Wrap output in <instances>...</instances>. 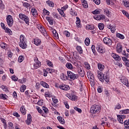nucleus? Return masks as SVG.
Returning <instances> with one entry per match:
<instances>
[{"mask_svg":"<svg viewBox=\"0 0 129 129\" xmlns=\"http://www.w3.org/2000/svg\"><path fill=\"white\" fill-rule=\"evenodd\" d=\"M23 7L25 8H26V9H30V4L28 3H24L23 4Z\"/></svg>","mask_w":129,"mask_h":129,"instance_id":"nucleus-45","label":"nucleus"},{"mask_svg":"<svg viewBox=\"0 0 129 129\" xmlns=\"http://www.w3.org/2000/svg\"><path fill=\"white\" fill-rule=\"evenodd\" d=\"M74 109L76 110V111H78V112H79V113H81V112H82V110H81V109L77 107H75Z\"/></svg>","mask_w":129,"mask_h":129,"instance_id":"nucleus-51","label":"nucleus"},{"mask_svg":"<svg viewBox=\"0 0 129 129\" xmlns=\"http://www.w3.org/2000/svg\"><path fill=\"white\" fill-rule=\"evenodd\" d=\"M67 74L68 78H70V79H73V80H74V79H77V78H78V75L75 74L70 71L68 72Z\"/></svg>","mask_w":129,"mask_h":129,"instance_id":"nucleus-5","label":"nucleus"},{"mask_svg":"<svg viewBox=\"0 0 129 129\" xmlns=\"http://www.w3.org/2000/svg\"><path fill=\"white\" fill-rule=\"evenodd\" d=\"M7 24L9 27H13L14 25V19L11 15H8L6 18Z\"/></svg>","mask_w":129,"mask_h":129,"instance_id":"nucleus-4","label":"nucleus"},{"mask_svg":"<svg viewBox=\"0 0 129 129\" xmlns=\"http://www.w3.org/2000/svg\"><path fill=\"white\" fill-rule=\"evenodd\" d=\"M97 50L99 53H102L104 52V49L101 48L100 46H98V47H97Z\"/></svg>","mask_w":129,"mask_h":129,"instance_id":"nucleus-26","label":"nucleus"},{"mask_svg":"<svg viewBox=\"0 0 129 129\" xmlns=\"http://www.w3.org/2000/svg\"><path fill=\"white\" fill-rule=\"evenodd\" d=\"M122 13L123 15H124V16H125L126 17H129V14L128 13H127L126 11H124V10H122Z\"/></svg>","mask_w":129,"mask_h":129,"instance_id":"nucleus-56","label":"nucleus"},{"mask_svg":"<svg viewBox=\"0 0 129 129\" xmlns=\"http://www.w3.org/2000/svg\"><path fill=\"white\" fill-rule=\"evenodd\" d=\"M58 88H60V89H61L62 90L65 91L69 90V89H70V87H69V86L64 84L59 85L58 86Z\"/></svg>","mask_w":129,"mask_h":129,"instance_id":"nucleus-9","label":"nucleus"},{"mask_svg":"<svg viewBox=\"0 0 129 129\" xmlns=\"http://www.w3.org/2000/svg\"><path fill=\"white\" fill-rule=\"evenodd\" d=\"M31 13L33 16L35 17V16H37L38 15V13L37 12V10L35 8H32L31 9Z\"/></svg>","mask_w":129,"mask_h":129,"instance_id":"nucleus-27","label":"nucleus"},{"mask_svg":"<svg viewBox=\"0 0 129 129\" xmlns=\"http://www.w3.org/2000/svg\"><path fill=\"white\" fill-rule=\"evenodd\" d=\"M7 97H8V96L6 94H0V99H4V100H6V99H7Z\"/></svg>","mask_w":129,"mask_h":129,"instance_id":"nucleus-36","label":"nucleus"},{"mask_svg":"<svg viewBox=\"0 0 129 129\" xmlns=\"http://www.w3.org/2000/svg\"><path fill=\"white\" fill-rule=\"evenodd\" d=\"M104 43L108 46H111L112 44V40L108 37H105L103 39Z\"/></svg>","mask_w":129,"mask_h":129,"instance_id":"nucleus-8","label":"nucleus"},{"mask_svg":"<svg viewBox=\"0 0 129 129\" xmlns=\"http://www.w3.org/2000/svg\"><path fill=\"white\" fill-rule=\"evenodd\" d=\"M8 125H9L10 128H13V127H14V124L12 122H9L8 123Z\"/></svg>","mask_w":129,"mask_h":129,"instance_id":"nucleus-61","label":"nucleus"},{"mask_svg":"<svg viewBox=\"0 0 129 129\" xmlns=\"http://www.w3.org/2000/svg\"><path fill=\"white\" fill-rule=\"evenodd\" d=\"M117 119L120 123H121L122 124V123H123V120H122V118H121V115H117Z\"/></svg>","mask_w":129,"mask_h":129,"instance_id":"nucleus-34","label":"nucleus"},{"mask_svg":"<svg viewBox=\"0 0 129 129\" xmlns=\"http://www.w3.org/2000/svg\"><path fill=\"white\" fill-rule=\"evenodd\" d=\"M20 42H19V46L22 49H26L27 48V43L26 42L27 39L23 35H20Z\"/></svg>","mask_w":129,"mask_h":129,"instance_id":"nucleus-1","label":"nucleus"},{"mask_svg":"<svg viewBox=\"0 0 129 129\" xmlns=\"http://www.w3.org/2000/svg\"><path fill=\"white\" fill-rule=\"evenodd\" d=\"M63 34L66 36V37H70V33L67 31L63 32Z\"/></svg>","mask_w":129,"mask_h":129,"instance_id":"nucleus-52","label":"nucleus"},{"mask_svg":"<svg viewBox=\"0 0 129 129\" xmlns=\"http://www.w3.org/2000/svg\"><path fill=\"white\" fill-rule=\"evenodd\" d=\"M88 78H89L90 82H91V84L93 85H94V82L95 81L94 80V76L93 75H88Z\"/></svg>","mask_w":129,"mask_h":129,"instance_id":"nucleus-13","label":"nucleus"},{"mask_svg":"<svg viewBox=\"0 0 129 129\" xmlns=\"http://www.w3.org/2000/svg\"><path fill=\"white\" fill-rule=\"evenodd\" d=\"M112 57L116 61H120L121 60V58H120V56L115 53H112Z\"/></svg>","mask_w":129,"mask_h":129,"instance_id":"nucleus-12","label":"nucleus"},{"mask_svg":"<svg viewBox=\"0 0 129 129\" xmlns=\"http://www.w3.org/2000/svg\"><path fill=\"white\" fill-rule=\"evenodd\" d=\"M124 129H129V121L125 120L124 122Z\"/></svg>","mask_w":129,"mask_h":129,"instance_id":"nucleus-21","label":"nucleus"},{"mask_svg":"<svg viewBox=\"0 0 129 129\" xmlns=\"http://www.w3.org/2000/svg\"><path fill=\"white\" fill-rule=\"evenodd\" d=\"M60 78L61 80H66V76H65V75H64V74H61L60 75Z\"/></svg>","mask_w":129,"mask_h":129,"instance_id":"nucleus-53","label":"nucleus"},{"mask_svg":"<svg viewBox=\"0 0 129 129\" xmlns=\"http://www.w3.org/2000/svg\"><path fill=\"white\" fill-rule=\"evenodd\" d=\"M93 2L96 5H100V0H93Z\"/></svg>","mask_w":129,"mask_h":129,"instance_id":"nucleus-60","label":"nucleus"},{"mask_svg":"<svg viewBox=\"0 0 129 129\" xmlns=\"http://www.w3.org/2000/svg\"><path fill=\"white\" fill-rule=\"evenodd\" d=\"M92 14L93 15H98V14H100V11L98 10H95L92 12Z\"/></svg>","mask_w":129,"mask_h":129,"instance_id":"nucleus-48","label":"nucleus"},{"mask_svg":"<svg viewBox=\"0 0 129 129\" xmlns=\"http://www.w3.org/2000/svg\"><path fill=\"white\" fill-rule=\"evenodd\" d=\"M98 78L102 82H104V80L107 83L109 82V78L107 76H104V74L100 72H98Z\"/></svg>","mask_w":129,"mask_h":129,"instance_id":"nucleus-2","label":"nucleus"},{"mask_svg":"<svg viewBox=\"0 0 129 129\" xmlns=\"http://www.w3.org/2000/svg\"><path fill=\"white\" fill-rule=\"evenodd\" d=\"M98 68L99 70H100L101 71H102V70L104 69V66L101 63H99L98 64Z\"/></svg>","mask_w":129,"mask_h":129,"instance_id":"nucleus-33","label":"nucleus"},{"mask_svg":"<svg viewBox=\"0 0 129 129\" xmlns=\"http://www.w3.org/2000/svg\"><path fill=\"white\" fill-rule=\"evenodd\" d=\"M46 19L50 25H53V19H52V18L49 17H46Z\"/></svg>","mask_w":129,"mask_h":129,"instance_id":"nucleus-25","label":"nucleus"},{"mask_svg":"<svg viewBox=\"0 0 129 129\" xmlns=\"http://www.w3.org/2000/svg\"><path fill=\"white\" fill-rule=\"evenodd\" d=\"M121 83H122V84H124V85H126V86H128V81L127 80V79H126V78H121Z\"/></svg>","mask_w":129,"mask_h":129,"instance_id":"nucleus-14","label":"nucleus"},{"mask_svg":"<svg viewBox=\"0 0 129 129\" xmlns=\"http://www.w3.org/2000/svg\"><path fill=\"white\" fill-rule=\"evenodd\" d=\"M4 30H5L6 33H8V34H9V35L13 34V32H12V30H11V29H10V28L7 27V28H5Z\"/></svg>","mask_w":129,"mask_h":129,"instance_id":"nucleus-31","label":"nucleus"},{"mask_svg":"<svg viewBox=\"0 0 129 129\" xmlns=\"http://www.w3.org/2000/svg\"><path fill=\"white\" fill-rule=\"evenodd\" d=\"M43 13L45 16H49L50 15V12L45 9L43 10Z\"/></svg>","mask_w":129,"mask_h":129,"instance_id":"nucleus-43","label":"nucleus"},{"mask_svg":"<svg viewBox=\"0 0 129 129\" xmlns=\"http://www.w3.org/2000/svg\"><path fill=\"white\" fill-rule=\"evenodd\" d=\"M100 110V106L98 105H94L91 107L90 112L94 114V113H97L99 112Z\"/></svg>","mask_w":129,"mask_h":129,"instance_id":"nucleus-3","label":"nucleus"},{"mask_svg":"<svg viewBox=\"0 0 129 129\" xmlns=\"http://www.w3.org/2000/svg\"><path fill=\"white\" fill-rule=\"evenodd\" d=\"M42 109L44 111L45 113H47L48 111H49V110H48V108H46V107H42Z\"/></svg>","mask_w":129,"mask_h":129,"instance_id":"nucleus-57","label":"nucleus"},{"mask_svg":"<svg viewBox=\"0 0 129 129\" xmlns=\"http://www.w3.org/2000/svg\"><path fill=\"white\" fill-rule=\"evenodd\" d=\"M98 28L99 30H100L101 31H102V30L104 29V24H103V23H99L98 24Z\"/></svg>","mask_w":129,"mask_h":129,"instance_id":"nucleus-37","label":"nucleus"},{"mask_svg":"<svg viewBox=\"0 0 129 129\" xmlns=\"http://www.w3.org/2000/svg\"><path fill=\"white\" fill-rule=\"evenodd\" d=\"M124 5L126 8H129V2L127 1H123Z\"/></svg>","mask_w":129,"mask_h":129,"instance_id":"nucleus-49","label":"nucleus"},{"mask_svg":"<svg viewBox=\"0 0 129 129\" xmlns=\"http://www.w3.org/2000/svg\"><path fill=\"white\" fill-rule=\"evenodd\" d=\"M24 59L25 57L24 56H23L22 55H20L18 58V62L19 63H22V62L24 61Z\"/></svg>","mask_w":129,"mask_h":129,"instance_id":"nucleus-41","label":"nucleus"},{"mask_svg":"<svg viewBox=\"0 0 129 129\" xmlns=\"http://www.w3.org/2000/svg\"><path fill=\"white\" fill-rule=\"evenodd\" d=\"M57 119L60 123H61V124H65V120H64V118L61 116H58Z\"/></svg>","mask_w":129,"mask_h":129,"instance_id":"nucleus-17","label":"nucleus"},{"mask_svg":"<svg viewBox=\"0 0 129 129\" xmlns=\"http://www.w3.org/2000/svg\"><path fill=\"white\" fill-rule=\"evenodd\" d=\"M26 88H27V86L26 85H22L21 87L20 88L21 92H24Z\"/></svg>","mask_w":129,"mask_h":129,"instance_id":"nucleus-35","label":"nucleus"},{"mask_svg":"<svg viewBox=\"0 0 129 129\" xmlns=\"http://www.w3.org/2000/svg\"><path fill=\"white\" fill-rule=\"evenodd\" d=\"M68 8V5H66L64 6L63 7L61 8V10L62 11H66Z\"/></svg>","mask_w":129,"mask_h":129,"instance_id":"nucleus-59","label":"nucleus"},{"mask_svg":"<svg viewBox=\"0 0 129 129\" xmlns=\"http://www.w3.org/2000/svg\"><path fill=\"white\" fill-rule=\"evenodd\" d=\"M46 4H47V5H48V6L50 7H54V3H53L52 2L48 1L46 2Z\"/></svg>","mask_w":129,"mask_h":129,"instance_id":"nucleus-44","label":"nucleus"},{"mask_svg":"<svg viewBox=\"0 0 129 129\" xmlns=\"http://www.w3.org/2000/svg\"><path fill=\"white\" fill-rule=\"evenodd\" d=\"M107 28L111 30V33H114L115 32V27L114 26H111V24L108 25Z\"/></svg>","mask_w":129,"mask_h":129,"instance_id":"nucleus-15","label":"nucleus"},{"mask_svg":"<svg viewBox=\"0 0 129 129\" xmlns=\"http://www.w3.org/2000/svg\"><path fill=\"white\" fill-rule=\"evenodd\" d=\"M94 18L95 19V20H97V21H100V20H101L100 15L95 16Z\"/></svg>","mask_w":129,"mask_h":129,"instance_id":"nucleus-50","label":"nucleus"},{"mask_svg":"<svg viewBox=\"0 0 129 129\" xmlns=\"http://www.w3.org/2000/svg\"><path fill=\"white\" fill-rule=\"evenodd\" d=\"M12 80H13L14 81H18V80L19 79H18V78H17L16 76H13L12 77Z\"/></svg>","mask_w":129,"mask_h":129,"instance_id":"nucleus-58","label":"nucleus"},{"mask_svg":"<svg viewBox=\"0 0 129 129\" xmlns=\"http://www.w3.org/2000/svg\"><path fill=\"white\" fill-rule=\"evenodd\" d=\"M40 84L45 88H49V85H48V84L45 82H41Z\"/></svg>","mask_w":129,"mask_h":129,"instance_id":"nucleus-22","label":"nucleus"},{"mask_svg":"<svg viewBox=\"0 0 129 129\" xmlns=\"http://www.w3.org/2000/svg\"><path fill=\"white\" fill-rule=\"evenodd\" d=\"M2 89H3V90L4 91H5L6 92H7V91H8V87H7V86H2Z\"/></svg>","mask_w":129,"mask_h":129,"instance_id":"nucleus-62","label":"nucleus"},{"mask_svg":"<svg viewBox=\"0 0 129 129\" xmlns=\"http://www.w3.org/2000/svg\"><path fill=\"white\" fill-rule=\"evenodd\" d=\"M77 50L79 51L80 54H83V50H82V47L80 46H77Z\"/></svg>","mask_w":129,"mask_h":129,"instance_id":"nucleus-28","label":"nucleus"},{"mask_svg":"<svg viewBox=\"0 0 129 129\" xmlns=\"http://www.w3.org/2000/svg\"><path fill=\"white\" fill-rule=\"evenodd\" d=\"M76 19H77V21H76V24L77 27L79 28L81 27V25L80 24V23H81L80 19L78 17H76Z\"/></svg>","mask_w":129,"mask_h":129,"instance_id":"nucleus-30","label":"nucleus"},{"mask_svg":"<svg viewBox=\"0 0 129 129\" xmlns=\"http://www.w3.org/2000/svg\"><path fill=\"white\" fill-rule=\"evenodd\" d=\"M78 72L81 77H84L85 73L84 72V70H83V68L82 67H80L78 69Z\"/></svg>","mask_w":129,"mask_h":129,"instance_id":"nucleus-10","label":"nucleus"},{"mask_svg":"<svg viewBox=\"0 0 129 129\" xmlns=\"http://www.w3.org/2000/svg\"><path fill=\"white\" fill-rule=\"evenodd\" d=\"M116 37L117 38H119V39H121V40H123V39H124V36L120 33H117Z\"/></svg>","mask_w":129,"mask_h":129,"instance_id":"nucleus-32","label":"nucleus"},{"mask_svg":"<svg viewBox=\"0 0 129 129\" xmlns=\"http://www.w3.org/2000/svg\"><path fill=\"white\" fill-rule=\"evenodd\" d=\"M26 122L27 124H28L29 125L31 124V123H32V120L27 119L26 121Z\"/></svg>","mask_w":129,"mask_h":129,"instance_id":"nucleus-64","label":"nucleus"},{"mask_svg":"<svg viewBox=\"0 0 129 129\" xmlns=\"http://www.w3.org/2000/svg\"><path fill=\"white\" fill-rule=\"evenodd\" d=\"M26 81H27V80L24 78H23L22 79H20L18 80V82H19V83H21L22 84H23V83H26Z\"/></svg>","mask_w":129,"mask_h":129,"instance_id":"nucleus-42","label":"nucleus"},{"mask_svg":"<svg viewBox=\"0 0 129 129\" xmlns=\"http://www.w3.org/2000/svg\"><path fill=\"white\" fill-rule=\"evenodd\" d=\"M104 14L106 15V16H109L110 15V12H109V10L107 9V8L104 9L103 10Z\"/></svg>","mask_w":129,"mask_h":129,"instance_id":"nucleus-23","label":"nucleus"},{"mask_svg":"<svg viewBox=\"0 0 129 129\" xmlns=\"http://www.w3.org/2000/svg\"><path fill=\"white\" fill-rule=\"evenodd\" d=\"M20 111L22 112L23 114H26L27 113V111H26V108H25V106H22L20 108Z\"/></svg>","mask_w":129,"mask_h":129,"instance_id":"nucleus-20","label":"nucleus"},{"mask_svg":"<svg viewBox=\"0 0 129 129\" xmlns=\"http://www.w3.org/2000/svg\"><path fill=\"white\" fill-rule=\"evenodd\" d=\"M87 30H93L94 27H92L91 25H88L86 26Z\"/></svg>","mask_w":129,"mask_h":129,"instance_id":"nucleus-55","label":"nucleus"},{"mask_svg":"<svg viewBox=\"0 0 129 129\" xmlns=\"http://www.w3.org/2000/svg\"><path fill=\"white\" fill-rule=\"evenodd\" d=\"M52 33L53 34V36L54 37H56V38H59V36L58 35V33H57V31L55 29H52Z\"/></svg>","mask_w":129,"mask_h":129,"instance_id":"nucleus-38","label":"nucleus"},{"mask_svg":"<svg viewBox=\"0 0 129 129\" xmlns=\"http://www.w3.org/2000/svg\"><path fill=\"white\" fill-rule=\"evenodd\" d=\"M116 51L118 53H120L122 51V46L121 44H117L116 46Z\"/></svg>","mask_w":129,"mask_h":129,"instance_id":"nucleus-16","label":"nucleus"},{"mask_svg":"<svg viewBox=\"0 0 129 129\" xmlns=\"http://www.w3.org/2000/svg\"><path fill=\"white\" fill-rule=\"evenodd\" d=\"M34 44L36 46H39V45H41V40H40L38 38L34 39Z\"/></svg>","mask_w":129,"mask_h":129,"instance_id":"nucleus-18","label":"nucleus"},{"mask_svg":"<svg viewBox=\"0 0 129 129\" xmlns=\"http://www.w3.org/2000/svg\"><path fill=\"white\" fill-rule=\"evenodd\" d=\"M71 15H72V16H74L75 17H76V16H77V13L76 12H74L73 11V10H72V9H71Z\"/></svg>","mask_w":129,"mask_h":129,"instance_id":"nucleus-47","label":"nucleus"},{"mask_svg":"<svg viewBox=\"0 0 129 129\" xmlns=\"http://www.w3.org/2000/svg\"><path fill=\"white\" fill-rule=\"evenodd\" d=\"M85 44H86V46H89V44H90V39H89V38H86L85 39Z\"/></svg>","mask_w":129,"mask_h":129,"instance_id":"nucleus-40","label":"nucleus"},{"mask_svg":"<svg viewBox=\"0 0 129 129\" xmlns=\"http://www.w3.org/2000/svg\"><path fill=\"white\" fill-rule=\"evenodd\" d=\"M91 49H92V51L93 52V53H95V46H94V45H93L91 47Z\"/></svg>","mask_w":129,"mask_h":129,"instance_id":"nucleus-63","label":"nucleus"},{"mask_svg":"<svg viewBox=\"0 0 129 129\" xmlns=\"http://www.w3.org/2000/svg\"><path fill=\"white\" fill-rule=\"evenodd\" d=\"M46 63L49 67H53V63L50 60H47Z\"/></svg>","mask_w":129,"mask_h":129,"instance_id":"nucleus-46","label":"nucleus"},{"mask_svg":"<svg viewBox=\"0 0 129 129\" xmlns=\"http://www.w3.org/2000/svg\"><path fill=\"white\" fill-rule=\"evenodd\" d=\"M38 29H39V31L41 32V33H42V34H43V36H44L45 37H46V36H47V31H46V30H45V28L42 27V26H41V25H39L38 26Z\"/></svg>","mask_w":129,"mask_h":129,"instance_id":"nucleus-11","label":"nucleus"},{"mask_svg":"<svg viewBox=\"0 0 129 129\" xmlns=\"http://www.w3.org/2000/svg\"><path fill=\"white\" fill-rule=\"evenodd\" d=\"M121 113H122V114H127V113H129V109H126L125 110H122L120 111Z\"/></svg>","mask_w":129,"mask_h":129,"instance_id":"nucleus-39","label":"nucleus"},{"mask_svg":"<svg viewBox=\"0 0 129 129\" xmlns=\"http://www.w3.org/2000/svg\"><path fill=\"white\" fill-rule=\"evenodd\" d=\"M34 61L35 62L34 63V69H38V68L41 67V62L39 61L37 57L34 58Z\"/></svg>","mask_w":129,"mask_h":129,"instance_id":"nucleus-7","label":"nucleus"},{"mask_svg":"<svg viewBox=\"0 0 129 129\" xmlns=\"http://www.w3.org/2000/svg\"><path fill=\"white\" fill-rule=\"evenodd\" d=\"M81 3L82 4V6H83L85 9H87L88 8V4H87V1L86 0H81Z\"/></svg>","mask_w":129,"mask_h":129,"instance_id":"nucleus-19","label":"nucleus"},{"mask_svg":"<svg viewBox=\"0 0 129 129\" xmlns=\"http://www.w3.org/2000/svg\"><path fill=\"white\" fill-rule=\"evenodd\" d=\"M52 101L54 104H52V105H54V104H56V103H57L58 102V99L55 98H52Z\"/></svg>","mask_w":129,"mask_h":129,"instance_id":"nucleus-54","label":"nucleus"},{"mask_svg":"<svg viewBox=\"0 0 129 129\" xmlns=\"http://www.w3.org/2000/svg\"><path fill=\"white\" fill-rule=\"evenodd\" d=\"M46 72L48 73H50V74H52L53 72H55V70L51 68H47L46 69Z\"/></svg>","mask_w":129,"mask_h":129,"instance_id":"nucleus-29","label":"nucleus"},{"mask_svg":"<svg viewBox=\"0 0 129 129\" xmlns=\"http://www.w3.org/2000/svg\"><path fill=\"white\" fill-rule=\"evenodd\" d=\"M66 66L68 69H71V70L73 69V66L70 62H67Z\"/></svg>","mask_w":129,"mask_h":129,"instance_id":"nucleus-24","label":"nucleus"},{"mask_svg":"<svg viewBox=\"0 0 129 129\" xmlns=\"http://www.w3.org/2000/svg\"><path fill=\"white\" fill-rule=\"evenodd\" d=\"M19 18L21 20H23V21H24L26 24H27V25H29V17H28V16L23 14H20Z\"/></svg>","mask_w":129,"mask_h":129,"instance_id":"nucleus-6","label":"nucleus"}]
</instances>
